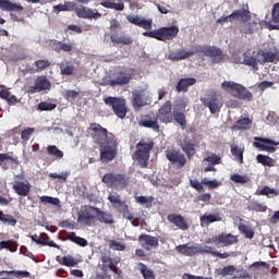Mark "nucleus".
Returning <instances> with one entry per match:
<instances>
[{
  "label": "nucleus",
  "instance_id": "obj_24",
  "mask_svg": "<svg viewBox=\"0 0 279 279\" xmlns=\"http://www.w3.org/2000/svg\"><path fill=\"white\" fill-rule=\"evenodd\" d=\"M239 243V236L232 233L218 234V247H230V245H236Z\"/></svg>",
  "mask_w": 279,
  "mask_h": 279
},
{
  "label": "nucleus",
  "instance_id": "obj_59",
  "mask_svg": "<svg viewBox=\"0 0 279 279\" xmlns=\"http://www.w3.org/2000/svg\"><path fill=\"white\" fill-rule=\"evenodd\" d=\"M78 263L80 262H77V259H75L73 256L69 255V256L62 257L61 265H63L64 267H75V265H77Z\"/></svg>",
  "mask_w": 279,
  "mask_h": 279
},
{
  "label": "nucleus",
  "instance_id": "obj_63",
  "mask_svg": "<svg viewBox=\"0 0 279 279\" xmlns=\"http://www.w3.org/2000/svg\"><path fill=\"white\" fill-rule=\"evenodd\" d=\"M85 19L95 20L101 19V13H99L97 10H93L90 8H87V15H85Z\"/></svg>",
  "mask_w": 279,
  "mask_h": 279
},
{
  "label": "nucleus",
  "instance_id": "obj_12",
  "mask_svg": "<svg viewBox=\"0 0 279 279\" xmlns=\"http://www.w3.org/2000/svg\"><path fill=\"white\" fill-rule=\"evenodd\" d=\"M202 104L205 108H208L211 114H216V112H221V108H223V100L221 97L217 95V93L208 94L205 97L201 98Z\"/></svg>",
  "mask_w": 279,
  "mask_h": 279
},
{
  "label": "nucleus",
  "instance_id": "obj_37",
  "mask_svg": "<svg viewBox=\"0 0 279 279\" xmlns=\"http://www.w3.org/2000/svg\"><path fill=\"white\" fill-rule=\"evenodd\" d=\"M77 3L71 1H64L63 4H58L54 7V10L58 12H75Z\"/></svg>",
  "mask_w": 279,
  "mask_h": 279
},
{
  "label": "nucleus",
  "instance_id": "obj_9",
  "mask_svg": "<svg viewBox=\"0 0 279 279\" xmlns=\"http://www.w3.org/2000/svg\"><path fill=\"white\" fill-rule=\"evenodd\" d=\"M132 106L134 110H141L144 106H151V93L148 89H135L132 92Z\"/></svg>",
  "mask_w": 279,
  "mask_h": 279
},
{
  "label": "nucleus",
  "instance_id": "obj_31",
  "mask_svg": "<svg viewBox=\"0 0 279 279\" xmlns=\"http://www.w3.org/2000/svg\"><path fill=\"white\" fill-rule=\"evenodd\" d=\"M0 10L3 12H23L24 8L21 3H14L10 0H0Z\"/></svg>",
  "mask_w": 279,
  "mask_h": 279
},
{
  "label": "nucleus",
  "instance_id": "obj_61",
  "mask_svg": "<svg viewBox=\"0 0 279 279\" xmlns=\"http://www.w3.org/2000/svg\"><path fill=\"white\" fill-rule=\"evenodd\" d=\"M5 160H11V162H13L14 165H19L20 162L19 157H12L8 153L0 154V167L3 162H5Z\"/></svg>",
  "mask_w": 279,
  "mask_h": 279
},
{
  "label": "nucleus",
  "instance_id": "obj_41",
  "mask_svg": "<svg viewBox=\"0 0 279 279\" xmlns=\"http://www.w3.org/2000/svg\"><path fill=\"white\" fill-rule=\"evenodd\" d=\"M245 23L244 25L241 26L240 33L245 34V35H252L256 32V23L254 22H243Z\"/></svg>",
  "mask_w": 279,
  "mask_h": 279
},
{
  "label": "nucleus",
  "instance_id": "obj_22",
  "mask_svg": "<svg viewBox=\"0 0 279 279\" xmlns=\"http://www.w3.org/2000/svg\"><path fill=\"white\" fill-rule=\"evenodd\" d=\"M13 191L16 195H20V197H27L32 191V183L27 180L15 181L13 184Z\"/></svg>",
  "mask_w": 279,
  "mask_h": 279
},
{
  "label": "nucleus",
  "instance_id": "obj_42",
  "mask_svg": "<svg viewBox=\"0 0 279 279\" xmlns=\"http://www.w3.org/2000/svg\"><path fill=\"white\" fill-rule=\"evenodd\" d=\"M35 71L36 73H43L46 69H49L51 66V61L40 59L34 62Z\"/></svg>",
  "mask_w": 279,
  "mask_h": 279
},
{
  "label": "nucleus",
  "instance_id": "obj_23",
  "mask_svg": "<svg viewBox=\"0 0 279 279\" xmlns=\"http://www.w3.org/2000/svg\"><path fill=\"white\" fill-rule=\"evenodd\" d=\"M126 21H129V23H132V25H136L137 27H142L143 29H147V32H149V29H151L154 25V20H143L138 15H128Z\"/></svg>",
  "mask_w": 279,
  "mask_h": 279
},
{
  "label": "nucleus",
  "instance_id": "obj_26",
  "mask_svg": "<svg viewBox=\"0 0 279 279\" xmlns=\"http://www.w3.org/2000/svg\"><path fill=\"white\" fill-rule=\"evenodd\" d=\"M138 241H141L142 247H144V250H147V251L154 250L158 247V245H160L158 243V238L149 234H141L138 236Z\"/></svg>",
  "mask_w": 279,
  "mask_h": 279
},
{
  "label": "nucleus",
  "instance_id": "obj_7",
  "mask_svg": "<svg viewBox=\"0 0 279 279\" xmlns=\"http://www.w3.org/2000/svg\"><path fill=\"white\" fill-rule=\"evenodd\" d=\"M106 106L113 110V113L119 119L128 117V101L125 98L108 96L104 99Z\"/></svg>",
  "mask_w": 279,
  "mask_h": 279
},
{
  "label": "nucleus",
  "instance_id": "obj_49",
  "mask_svg": "<svg viewBox=\"0 0 279 279\" xmlns=\"http://www.w3.org/2000/svg\"><path fill=\"white\" fill-rule=\"evenodd\" d=\"M238 229L241 234H244L245 239H254V229H252V227L241 223Z\"/></svg>",
  "mask_w": 279,
  "mask_h": 279
},
{
  "label": "nucleus",
  "instance_id": "obj_62",
  "mask_svg": "<svg viewBox=\"0 0 279 279\" xmlns=\"http://www.w3.org/2000/svg\"><path fill=\"white\" fill-rule=\"evenodd\" d=\"M256 195H279V192L269 186H264L259 192H256Z\"/></svg>",
  "mask_w": 279,
  "mask_h": 279
},
{
  "label": "nucleus",
  "instance_id": "obj_25",
  "mask_svg": "<svg viewBox=\"0 0 279 279\" xmlns=\"http://www.w3.org/2000/svg\"><path fill=\"white\" fill-rule=\"evenodd\" d=\"M167 220L175 226V228H179V230H189V222H186V219H184V217L180 214H169L167 216Z\"/></svg>",
  "mask_w": 279,
  "mask_h": 279
},
{
  "label": "nucleus",
  "instance_id": "obj_10",
  "mask_svg": "<svg viewBox=\"0 0 279 279\" xmlns=\"http://www.w3.org/2000/svg\"><path fill=\"white\" fill-rule=\"evenodd\" d=\"M195 53L198 56H205L206 58H211L214 62H221L226 56L223 54V50L217 48L215 46H195Z\"/></svg>",
  "mask_w": 279,
  "mask_h": 279
},
{
  "label": "nucleus",
  "instance_id": "obj_5",
  "mask_svg": "<svg viewBox=\"0 0 279 279\" xmlns=\"http://www.w3.org/2000/svg\"><path fill=\"white\" fill-rule=\"evenodd\" d=\"M178 34H180V28H178L175 25H172L168 27H160L154 31H146L143 33V36L146 38H155L161 43H167V40H173Z\"/></svg>",
  "mask_w": 279,
  "mask_h": 279
},
{
  "label": "nucleus",
  "instance_id": "obj_52",
  "mask_svg": "<svg viewBox=\"0 0 279 279\" xmlns=\"http://www.w3.org/2000/svg\"><path fill=\"white\" fill-rule=\"evenodd\" d=\"M47 151L49 156H53L54 158H64V151L60 150L56 145L47 146Z\"/></svg>",
  "mask_w": 279,
  "mask_h": 279
},
{
  "label": "nucleus",
  "instance_id": "obj_50",
  "mask_svg": "<svg viewBox=\"0 0 279 279\" xmlns=\"http://www.w3.org/2000/svg\"><path fill=\"white\" fill-rule=\"evenodd\" d=\"M140 271L143 276L144 279H155L156 277L154 276V270L147 268V265L140 263Z\"/></svg>",
  "mask_w": 279,
  "mask_h": 279
},
{
  "label": "nucleus",
  "instance_id": "obj_54",
  "mask_svg": "<svg viewBox=\"0 0 279 279\" xmlns=\"http://www.w3.org/2000/svg\"><path fill=\"white\" fill-rule=\"evenodd\" d=\"M40 202L41 204H51V206H56L57 208H60V198L58 197L41 196Z\"/></svg>",
  "mask_w": 279,
  "mask_h": 279
},
{
  "label": "nucleus",
  "instance_id": "obj_11",
  "mask_svg": "<svg viewBox=\"0 0 279 279\" xmlns=\"http://www.w3.org/2000/svg\"><path fill=\"white\" fill-rule=\"evenodd\" d=\"M98 207L90 205H84L77 213V222L83 223L84 226H93V221L97 219Z\"/></svg>",
  "mask_w": 279,
  "mask_h": 279
},
{
  "label": "nucleus",
  "instance_id": "obj_21",
  "mask_svg": "<svg viewBox=\"0 0 279 279\" xmlns=\"http://www.w3.org/2000/svg\"><path fill=\"white\" fill-rule=\"evenodd\" d=\"M196 254H210L211 256H216L217 258H230V253H219L215 247L208 245H199L196 244Z\"/></svg>",
  "mask_w": 279,
  "mask_h": 279
},
{
  "label": "nucleus",
  "instance_id": "obj_15",
  "mask_svg": "<svg viewBox=\"0 0 279 279\" xmlns=\"http://www.w3.org/2000/svg\"><path fill=\"white\" fill-rule=\"evenodd\" d=\"M166 158L171 162V165H175L178 169H182L186 165V157L182 151L177 149L166 150Z\"/></svg>",
  "mask_w": 279,
  "mask_h": 279
},
{
  "label": "nucleus",
  "instance_id": "obj_3",
  "mask_svg": "<svg viewBox=\"0 0 279 279\" xmlns=\"http://www.w3.org/2000/svg\"><path fill=\"white\" fill-rule=\"evenodd\" d=\"M222 90L230 93L235 99H242V101H252L254 99V94L246 89L245 86L234 83L232 81H223L221 83Z\"/></svg>",
  "mask_w": 279,
  "mask_h": 279
},
{
  "label": "nucleus",
  "instance_id": "obj_43",
  "mask_svg": "<svg viewBox=\"0 0 279 279\" xmlns=\"http://www.w3.org/2000/svg\"><path fill=\"white\" fill-rule=\"evenodd\" d=\"M174 121L182 128V130H186V116L184 112L173 111Z\"/></svg>",
  "mask_w": 279,
  "mask_h": 279
},
{
  "label": "nucleus",
  "instance_id": "obj_48",
  "mask_svg": "<svg viewBox=\"0 0 279 279\" xmlns=\"http://www.w3.org/2000/svg\"><path fill=\"white\" fill-rule=\"evenodd\" d=\"M257 162L263 165V167H274V159L267 155H257L256 156Z\"/></svg>",
  "mask_w": 279,
  "mask_h": 279
},
{
  "label": "nucleus",
  "instance_id": "obj_13",
  "mask_svg": "<svg viewBox=\"0 0 279 279\" xmlns=\"http://www.w3.org/2000/svg\"><path fill=\"white\" fill-rule=\"evenodd\" d=\"M190 186L198 193H204V186H208L209 190L219 189V186H221V181H218L217 179L210 181L208 178H204L199 182L197 179H191Z\"/></svg>",
  "mask_w": 279,
  "mask_h": 279
},
{
  "label": "nucleus",
  "instance_id": "obj_46",
  "mask_svg": "<svg viewBox=\"0 0 279 279\" xmlns=\"http://www.w3.org/2000/svg\"><path fill=\"white\" fill-rule=\"evenodd\" d=\"M245 149L239 148L236 145H231V154L234 156L235 160L240 162V165H243V154Z\"/></svg>",
  "mask_w": 279,
  "mask_h": 279
},
{
  "label": "nucleus",
  "instance_id": "obj_19",
  "mask_svg": "<svg viewBox=\"0 0 279 279\" xmlns=\"http://www.w3.org/2000/svg\"><path fill=\"white\" fill-rule=\"evenodd\" d=\"M43 90H51V81L47 76L37 77L34 86L29 87L28 93L34 95L35 93H43Z\"/></svg>",
  "mask_w": 279,
  "mask_h": 279
},
{
  "label": "nucleus",
  "instance_id": "obj_17",
  "mask_svg": "<svg viewBox=\"0 0 279 279\" xmlns=\"http://www.w3.org/2000/svg\"><path fill=\"white\" fill-rule=\"evenodd\" d=\"M131 80L132 74L122 69L113 74V80H110L108 84L109 86H125V84H130Z\"/></svg>",
  "mask_w": 279,
  "mask_h": 279
},
{
  "label": "nucleus",
  "instance_id": "obj_44",
  "mask_svg": "<svg viewBox=\"0 0 279 279\" xmlns=\"http://www.w3.org/2000/svg\"><path fill=\"white\" fill-rule=\"evenodd\" d=\"M69 241H71L72 243H75L76 245H80L81 247H86V245H88V241H86V239L77 236V234H75V232H71L68 236Z\"/></svg>",
  "mask_w": 279,
  "mask_h": 279
},
{
  "label": "nucleus",
  "instance_id": "obj_6",
  "mask_svg": "<svg viewBox=\"0 0 279 279\" xmlns=\"http://www.w3.org/2000/svg\"><path fill=\"white\" fill-rule=\"evenodd\" d=\"M154 149L153 141L142 140L136 144V150L134 153V158L140 162L142 169H145L149 162V151Z\"/></svg>",
  "mask_w": 279,
  "mask_h": 279
},
{
  "label": "nucleus",
  "instance_id": "obj_55",
  "mask_svg": "<svg viewBox=\"0 0 279 279\" xmlns=\"http://www.w3.org/2000/svg\"><path fill=\"white\" fill-rule=\"evenodd\" d=\"M39 239L41 243H48V244H41V245H47L48 247H56L57 250H60V245L56 244V242L53 241H50L49 234L40 233Z\"/></svg>",
  "mask_w": 279,
  "mask_h": 279
},
{
  "label": "nucleus",
  "instance_id": "obj_30",
  "mask_svg": "<svg viewBox=\"0 0 279 279\" xmlns=\"http://www.w3.org/2000/svg\"><path fill=\"white\" fill-rule=\"evenodd\" d=\"M180 147L187 158H193V156H195L196 154L195 143H193V140H191V137L189 136H185L183 138L182 143L180 144Z\"/></svg>",
  "mask_w": 279,
  "mask_h": 279
},
{
  "label": "nucleus",
  "instance_id": "obj_29",
  "mask_svg": "<svg viewBox=\"0 0 279 279\" xmlns=\"http://www.w3.org/2000/svg\"><path fill=\"white\" fill-rule=\"evenodd\" d=\"M118 264H119V260L112 259L108 255H101L100 264L98 265V267H99V269L102 270L101 274H108V271H110L112 269V267H114V265H118ZM97 274H100V272H97Z\"/></svg>",
  "mask_w": 279,
  "mask_h": 279
},
{
  "label": "nucleus",
  "instance_id": "obj_53",
  "mask_svg": "<svg viewBox=\"0 0 279 279\" xmlns=\"http://www.w3.org/2000/svg\"><path fill=\"white\" fill-rule=\"evenodd\" d=\"M56 108H58V105L47 101H41L37 106V110H40V112L56 110Z\"/></svg>",
  "mask_w": 279,
  "mask_h": 279
},
{
  "label": "nucleus",
  "instance_id": "obj_20",
  "mask_svg": "<svg viewBox=\"0 0 279 279\" xmlns=\"http://www.w3.org/2000/svg\"><path fill=\"white\" fill-rule=\"evenodd\" d=\"M257 56L259 58L258 62L260 64H267V62H279V52L278 49H268V50H258Z\"/></svg>",
  "mask_w": 279,
  "mask_h": 279
},
{
  "label": "nucleus",
  "instance_id": "obj_51",
  "mask_svg": "<svg viewBox=\"0 0 279 279\" xmlns=\"http://www.w3.org/2000/svg\"><path fill=\"white\" fill-rule=\"evenodd\" d=\"M248 210H254L255 213H267V205L253 201L248 206Z\"/></svg>",
  "mask_w": 279,
  "mask_h": 279
},
{
  "label": "nucleus",
  "instance_id": "obj_1",
  "mask_svg": "<svg viewBox=\"0 0 279 279\" xmlns=\"http://www.w3.org/2000/svg\"><path fill=\"white\" fill-rule=\"evenodd\" d=\"M88 130L93 143L99 147L100 160L102 162H112L119 154V142H117V136L109 133L108 129L101 126L99 123H90Z\"/></svg>",
  "mask_w": 279,
  "mask_h": 279
},
{
  "label": "nucleus",
  "instance_id": "obj_58",
  "mask_svg": "<svg viewBox=\"0 0 279 279\" xmlns=\"http://www.w3.org/2000/svg\"><path fill=\"white\" fill-rule=\"evenodd\" d=\"M7 276H15V278H29L32 274L27 270H9Z\"/></svg>",
  "mask_w": 279,
  "mask_h": 279
},
{
  "label": "nucleus",
  "instance_id": "obj_14",
  "mask_svg": "<svg viewBox=\"0 0 279 279\" xmlns=\"http://www.w3.org/2000/svg\"><path fill=\"white\" fill-rule=\"evenodd\" d=\"M173 110V104L171 100H167L157 112V119L161 123H173V113L171 112Z\"/></svg>",
  "mask_w": 279,
  "mask_h": 279
},
{
  "label": "nucleus",
  "instance_id": "obj_57",
  "mask_svg": "<svg viewBox=\"0 0 279 279\" xmlns=\"http://www.w3.org/2000/svg\"><path fill=\"white\" fill-rule=\"evenodd\" d=\"M230 180L235 184H247L250 182V178H247L246 175H241L236 173L232 174L230 177Z\"/></svg>",
  "mask_w": 279,
  "mask_h": 279
},
{
  "label": "nucleus",
  "instance_id": "obj_40",
  "mask_svg": "<svg viewBox=\"0 0 279 279\" xmlns=\"http://www.w3.org/2000/svg\"><path fill=\"white\" fill-rule=\"evenodd\" d=\"M235 271H241V270H236V267H234L233 265H228L225 266L223 268H219L217 270V275L218 276H222V278H226V276H234Z\"/></svg>",
  "mask_w": 279,
  "mask_h": 279
},
{
  "label": "nucleus",
  "instance_id": "obj_34",
  "mask_svg": "<svg viewBox=\"0 0 279 279\" xmlns=\"http://www.w3.org/2000/svg\"><path fill=\"white\" fill-rule=\"evenodd\" d=\"M175 251L179 254H183V256H195L197 254V244L190 245L187 244H180L175 246Z\"/></svg>",
  "mask_w": 279,
  "mask_h": 279
},
{
  "label": "nucleus",
  "instance_id": "obj_38",
  "mask_svg": "<svg viewBox=\"0 0 279 279\" xmlns=\"http://www.w3.org/2000/svg\"><path fill=\"white\" fill-rule=\"evenodd\" d=\"M100 5H102V8H108L109 10H117L118 12H123V10H125V4H123L122 2L116 3L110 0H105L100 2Z\"/></svg>",
  "mask_w": 279,
  "mask_h": 279
},
{
  "label": "nucleus",
  "instance_id": "obj_39",
  "mask_svg": "<svg viewBox=\"0 0 279 279\" xmlns=\"http://www.w3.org/2000/svg\"><path fill=\"white\" fill-rule=\"evenodd\" d=\"M243 64H245L246 66H252V69H254V71H258V60H256V58L247 54V52L243 53Z\"/></svg>",
  "mask_w": 279,
  "mask_h": 279
},
{
  "label": "nucleus",
  "instance_id": "obj_35",
  "mask_svg": "<svg viewBox=\"0 0 279 279\" xmlns=\"http://www.w3.org/2000/svg\"><path fill=\"white\" fill-rule=\"evenodd\" d=\"M111 43H114V45H132L134 40L130 36L125 35H118V34H112L110 36Z\"/></svg>",
  "mask_w": 279,
  "mask_h": 279
},
{
  "label": "nucleus",
  "instance_id": "obj_64",
  "mask_svg": "<svg viewBox=\"0 0 279 279\" xmlns=\"http://www.w3.org/2000/svg\"><path fill=\"white\" fill-rule=\"evenodd\" d=\"M109 247L114 248L117 252H123L125 250V244L111 240L109 242Z\"/></svg>",
  "mask_w": 279,
  "mask_h": 279
},
{
  "label": "nucleus",
  "instance_id": "obj_8",
  "mask_svg": "<svg viewBox=\"0 0 279 279\" xmlns=\"http://www.w3.org/2000/svg\"><path fill=\"white\" fill-rule=\"evenodd\" d=\"M242 21V23H247L252 21V12L250 11V5L243 4L242 9L234 10L230 15L221 16L217 20V23L223 25L225 23H232L233 21Z\"/></svg>",
  "mask_w": 279,
  "mask_h": 279
},
{
  "label": "nucleus",
  "instance_id": "obj_4",
  "mask_svg": "<svg viewBox=\"0 0 279 279\" xmlns=\"http://www.w3.org/2000/svg\"><path fill=\"white\" fill-rule=\"evenodd\" d=\"M101 182L106 184L108 189H113V191H123L126 186H130V177L125 173H105Z\"/></svg>",
  "mask_w": 279,
  "mask_h": 279
},
{
  "label": "nucleus",
  "instance_id": "obj_47",
  "mask_svg": "<svg viewBox=\"0 0 279 279\" xmlns=\"http://www.w3.org/2000/svg\"><path fill=\"white\" fill-rule=\"evenodd\" d=\"M279 23V2L275 3L271 10V20L268 25H278Z\"/></svg>",
  "mask_w": 279,
  "mask_h": 279
},
{
  "label": "nucleus",
  "instance_id": "obj_60",
  "mask_svg": "<svg viewBox=\"0 0 279 279\" xmlns=\"http://www.w3.org/2000/svg\"><path fill=\"white\" fill-rule=\"evenodd\" d=\"M204 162H208L209 165H211L213 167H215V165H221V157H219L216 154H213L210 156H207L206 158H204L203 160Z\"/></svg>",
  "mask_w": 279,
  "mask_h": 279
},
{
  "label": "nucleus",
  "instance_id": "obj_45",
  "mask_svg": "<svg viewBox=\"0 0 279 279\" xmlns=\"http://www.w3.org/2000/svg\"><path fill=\"white\" fill-rule=\"evenodd\" d=\"M136 204L140 206H145L146 208H151V204H154L153 196H135Z\"/></svg>",
  "mask_w": 279,
  "mask_h": 279
},
{
  "label": "nucleus",
  "instance_id": "obj_2",
  "mask_svg": "<svg viewBox=\"0 0 279 279\" xmlns=\"http://www.w3.org/2000/svg\"><path fill=\"white\" fill-rule=\"evenodd\" d=\"M108 201L110 202L111 206L122 215L124 219L131 221L134 228H138V226H141V218L134 217L132 211H130V206L125 203V201L121 199V195H119V193H110Z\"/></svg>",
  "mask_w": 279,
  "mask_h": 279
},
{
  "label": "nucleus",
  "instance_id": "obj_18",
  "mask_svg": "<svg viewBox=\"0 0 279 279\" xmlns=\"http://www.w3.org/2000/svg\"><path fill=\"white\" fill-rule=\"evenodd\" d=\"M140 125H142L143 128L154 130V132H160V124H158V116H156V113L154 112L142 116L140 120Z\"/></svg>",
  "mask_w": 279,
  "mask_h": 279
},
{
  "label": "nucleus",
  "instance_id": "obj_27",
  "mask_svg": "<svg viewBox=\"0 0 279 279\" xmlns=\"http://www.w3.org/2000/svg\"><path fill=\"white\" fill-rule=\"evenodd\" d=\"M195 50L186 51L185 49H179L175 51H171L168 54V60H172L173 62H179V60H186L187 58H193L195 56Z\"/></svg>",
  "mask_w": 279,
  "mask_h": 279
},
{
  "label": "nucleus",
  "instance_id": "obj_28",
  "mask_svg": "<svg viewBox=\"0 0 279 279\" xmlns=\"http://www.w3.org/2000/svg\"><path fill=\"white\" fill-rule=\"evenodd\" d=\"M195 84H197V78L195 77L180 78L175 85V90L177 93H189V88L195 86Z\"/></svg>",
  "mask_w": 279,
  "mask_h": 279
},
{
  "label": "nucleus",
  "instance_id": "obj_32",
  "mask_svg": "<svg viewBox=\"0 0 279 279\" xmlns=\"http://www.w3.org/2000/svg\"><path fill=\"white\" fill-rule=\"evenodd\" d=\"M96 219L100 223H106L108 226H112V223H114V216L112 213L101 210L100 208L97 209Z\"/></svg>",
  "mask_w": 279,
  "mask_h": 279
},
{
  "label": "nucleus",
  "instance_id": "obj_16",
  "mask_svg": "<svg viewBox=\"0 0 279 279\" xmlns=\"http://www.w3.org/2000/svg\"><path fill=\"white\" fill-rule=\"evenodd\" d=\"M254 147L257 149H262V151H268V154H274L276 151V147H278V143H276L274 140H269L266 137H254Z\"/></svg>",
  "mask_w": 279,
  "mask_h": 279
},
{
  "label": "nucleus",
  "instance_id": "obj_33",
  "mask_svg": "<svg viewBox=\"0 0 279 279\" xmlns=\"http://www.w3.org/2000/svg\"><path fill=\"white\" fill-rule=\"evenodd\" d=\"M252 128V119L241 117L232 126V132L247 131Z\"/></svg>",
  "mask_w": 279,
  "mask_h": 279
},
{
  "label": "nucleus",
  "instance_id": "obj_36",
  "mask_svg": "<svg viewBox=\"0 0 279 279\" xmlns=\"http://www.w3.org/2000/svg\"><path fill=\"white\" fill-rule=\"evenodd\" d=\"M60 74L61 75H74L75 65L71 64L70 61L59 63Z\"/></svg>",
  "mask_w": 279,
  "mask_h": 279
},
{
  "label": "nucleus",
  "instance_id": "obj_56",
  "mask_svg": "<svg viewBox=\"0 0 279 279\" xmlns=\"http://www.w3.org/2000/svg\"><path fill=\"white\" fill-rule=\"evenodd\" d=\"M215 221H221V217L216 215H203L201 217V223H205L208 226V223H215Z\"/></svg>",
  "mask_w": 279,
  "mask_h": 279
}]
</instances>
